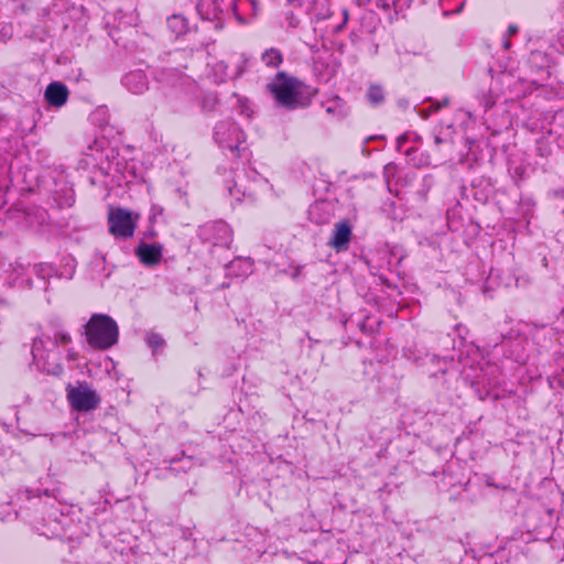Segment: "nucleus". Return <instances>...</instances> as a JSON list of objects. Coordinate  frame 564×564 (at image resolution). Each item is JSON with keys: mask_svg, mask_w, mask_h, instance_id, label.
<instances>
[{"mask_svg": "<svg viewBox=\"0 0 564 564\" xmlns=\"http://www.w3.org/2000/svg\"><path fill=\"white\" fill-rule=\"evenodd\" d=\"M86 337L90 346L107 349L118 340V326L108 315H93L86 324Z\"/></svg>", "mask_w": 564, "mask_h": 564, "instance_id": "1", "label": "nucleus"}, {"mask_svg": "<svg viewBox=\"0 0 564 564\" xmlns=\"http://www.w3.org/2000/svg\"><path fill=\"white\" fill-rule=\"evenodd\" d=\"M276 102L288 108H295L301 105L302 84L284 73H279L268 85Z\"/></svg>", "mask_w": 564, "mask_h": 564, "instance_id": "2", "label": "nucleus"}, {"mask_svg": "<svg viewBox=\"0 0 564 564\" xmlns=\"http://www.w3.org/2000/svg\"><path fill=\"white\" fill-rule=\"evenodd\" d=\"M139 216L124 208L111 209L109 213L110 232L116 237L129 238L133 235Z\"/></svg>", "mask_w": 564, "mask_h": 564, "instance_id": "3", "label": "nucleus"}, {"mask_svg": "<svg viewBox=\"0 0 564 564\" xmlns=\"http://www.w3.org/2000/svg\"><path fill=\"white\" fill-rule=\"evenodd\" d=\"M67 398L70 405L77 411H90L95 409L100 399L87 384L67 387Z\"/></svg>", "mask_w": 564, "mask_h": 564, "instance_id": "4", "label": "nucleus"}, {"mask_svg": "<svg viewBox=\"0 0 564 564\" xmlns=\"http://www.w3.org/2000/svg\"><path fill=\"white\" fill-rule=\"evenodd\" d=\"M67 87L61 83H52L45 89L47 102L54 107H62L67 101Z\"/></svg>", "mask_w": 564, "mask_h": 564, "instance_id": "5", "label": "nucleus"}, {"mask_svg": "<svg viewBox=\"0 0 564 564\" xmlns=\"http://www.w3.org/2000/svg\"><path fill=\"white\" fill-rule=\"evenodd\" d=\"M138 256L144 264L154 265L161 260L162 248L154 245H141L138 248Z\"/></svg>", "mask_w": 564, "mask_h": 564, "instance_id": "6", "label": "nucleus"}, {"mask_svg": "<svg viewBox=\"0 0 564 564\" xmlns=\"http://www.w3.org/2000/svg\"><path fill=\"white\" fill-rule=\"evenodd\" d=\"M351 230L350 227L346 223H339L336 225L334 236L329 242V245L336 249H344L350 240Z\"/></svg>", "mask_w": 564, "mask_h": 564, "instance_id": "7", "label": "nucleus"}, {"mask_svg": "<svg viewBox=\"0 0 564 564\" xmlns=\"http://www.w3.org/2000/svg\"><path fill=\"white\" fill-rule=\"evenodd\" d=\"M262 59L268 66H278L282 62V55L278 50L271 48L263 54Z\"/></svg>", "mask_w": 564, "mask_h": 564, "instance_id": "8", "label": "nucleus"}, {"mask_svg": "<svg viewBox=\"0 0 564 564\" xmlns=\"http://www.w3.org/2000/svg\"><path fill=\"white\" fill-rule=\"evenodd\" d=\"M368 98H369L370 102H372V104L381 102L384 98L381 87H379V86L370 87V89L368 91Z\"/></svg>", "mask_w": 564, "mask_h": 564, "instance_id": "9", "label": "nucleus"}, {"mask_svg": "<svg viewBox=\"0 0 564 564\" xmlns=\"http://www.w3.org/2000/svg\"><path fill=\"white\" fill-rule=\"evenodd\" d=\"M147 343L153 348V350H156L163 346V339L156 334H149L147 337Z\"/></svg>", "mask_w": 564, "mask_h": 564, "instance_id": "10", "label": "nucleus"}, {"mask_svg": "<svg viewBox=\"0 0 564 564\" xmlns=\"http://www.w3.org/2000/svg\"><path fill=\"white\" fill-rule=\"evenodd\" d=\"M170 25L172 28H178L180 32H183L186 28L184 19L177 15H174L170 19Z\"/></svg>", "mask_w": 564, "mask_h": 564, "instance_id": "11", "label": "nucleus"}, {"mask_svg": "<svg viewBox=\"0 0 564 564\" xmlns=\"http://www.w3.org/2000/svg\"><path fill=\"white\" fill-rule=\"evenodd\" d=\"M517 32H518V26L517 25H510L508 28V34L509 35L516 34Z\"/></svg>", "mask_w": 564, "mask_h": 564, "instance_id": "12", "label": "nucleus"}, {"mask_svg": "<svg viewBox=\"0 0 564 564\" xmlns=\"http://www.w3.org/2000/svg\"><path fill=\"white\" fill-rule=\"evenodd\" d=\"M68 340H69V337L67 335L62 336V343L66 344V343H68Z\"/></svg>", "mask_w": 564, "mask_h": 564, "instance_id": "13", "label": "nucleus"}, {"mask_svg": "<svg viewBox=\"0 0 564 564\" xmlns=\"http://www.w3.org/2000/svg\"><path fill=\"white\" fill-rule=\"evenodd\" d=\"M503 45H505V48H509L510 47V42L506 41Z\"/></svg>", "mask_w": 564, "mask_h": 564, "instance_id": "14", "label": "nucleus"}]
</instances>
